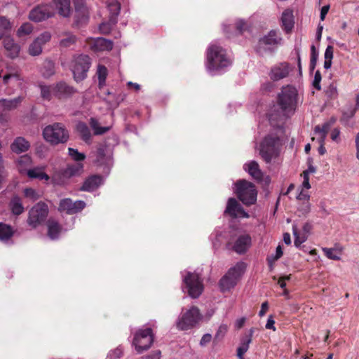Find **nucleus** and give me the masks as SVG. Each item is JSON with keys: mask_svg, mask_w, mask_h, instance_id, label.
Here are the masks:
<instances>
[{"mask_svg": "<svg viewBox=\"0 0 359 359\" xmlns=\"http://www.w3.org/2000/svg\"><path fill=\"white\" fill-rule=\"evenodd\" d=\"M206 68L210 72H220L231 65L226 50L216 43H211L206 53Z\"/></svg>", "mask_w": 359, "mask_h": 359, "instance_id": "obj_1", "label": "nucleus"}, {"mask_svg": "<svg viewBox=\"0 0 359 359\" xmlns=\"http://www.w3.org/2000/svg\"><path fill=\"white\" fill-rule=\"evenodd\" d=\"M96 163L99 172L88 176L86 180H104L107 177L113 166V158L106 145L100 144L96 151Z\"/></svg>", "mask_w": 359, "mask_h": 359, "instance_id": "obj_2", "label": "nucleus"}, {"mask_svg": "<svg viewBox=\"0 0 359 359\" xmlns=\"http://www.w3.org/2000/svg\"><path fill=\"white\" fill-rule=\"evenodd\" d=\"M298 92L295 87L287 85L283 86L278 94L277 103L284 116L294 114L297 103Z\"/></svg>", "mask_w": 359, "mask_h": 359, "instance_id": "obj_3", "label": "nucleus"}, {"mask_svg": "<svg viewBox=\"0 0 359 359\" xmlns=\"http://www.w3.org/2000/svg\"><path fill=\"white\" fill-rule=\"evenodd\" d=\"M281 145L280 136L276 133H269L260 142L259 154L266 163H269L278 156Z\"/></svg>", "mask_w": 359, "mask_h": 359, "instance_id": "obj_4", "label": "nucleus"}, {"mask_svg": "<svg viewBox=\"0 0 359 359\" xmlns=\"http://www.w3.org/2000/svg\"><path fill=\"white\" fill-rule=\"evenodd\" d=\"M181 274L182 291L193 299L198 298L203 291V279L200 275L196 272L186 271H182Z\"/></svg>", "mask_w": 359, "mask_h": 359, "instance_id": "obj_5", "label": "nucleus"}, {"mask_svg": "<svg viewBox=\"0 0 359 359\" xmlns=\"http://www.w3.org/2000/svg\"><path fill=\"white\" fill-rule=\"evenodd\" d=\"M245 269L246 264L243 262H239L231 267L219 281L220 290L225 292L234 288Z\"/></svg>", "mask_w": 359, "mask_h": 359, "instance_id": "obj_6", "label": "nucleus"}, {"mask_svg": "<svg viewBox=\"0 0 359 359\" xmlns=\"http://www.w3.org/2000/svg\"><path fill=\"white\" fill-rule=\"evenodd\" d=\"M43 135L53 145L66 143L69 138V131L61 123L47 126L43 130Z\"/></svg>", "mask_w": 359, "mask_h": 359, "instance_id": "obj_7", "label": "nucleus"}, {"mask_svg": "<svg viewBox=\"0 0 359 359\" xmlns=\"http://www.w3.org/2000/svg\"><path fill=\"white\" fill-rule=\"evenodd\" d=\"M235 193L238 198L246 206L254 205L257 202V191L250 181H237L234 183Z\"/></svg>", "mask_w": 359, "mask_h": 359, "instance_id": "obj_8", "label": "nucleus"}, {"mask_svg": "<svg viewBox=\"0 0 359 359\" xmlns=\"http://www.w3.org/2000/svg\"><path fill=\"white\" fill-rule=\"evenodd\" d=\"M154 339V336L151 328L139 329L135 333L133 344L135 346L137 352L142 353L151 347Z\"/></svg>", "mask_w": 359, "mask_h": 359, "instance_id": "obj_9", "label": "nucleus"}, {"mask_svg": "<svg viewBox=\"0 0 359 359\" xmlns=\"http://www.w3.org/2000/svg\"><path fill=\"white\" fill-rule=\"evenodd\" d=\"M90 64V58L87 55H79L74 57L72 72L76 82H80L86 78Z\"/></svg>", "mask_w": 359, "mask_h": 359, "instance_id": "obj_10", "label": "nucleus"}, {"mask_svg": "<svg viewBox=\"0 0 359 359\" xmlns=\"http://www.w3.org/2000/svg\"><path fill=\"white\" fill-rule=\"evenodd\" d=\"M282 38L278 36L275 30H271L268 34L260 38L255 50L259 55H264L268 52L271 53L273 50V46L280 43Z\"/></svg>", "mask_w": 359, "mask_h": 359, "instance_id": "obj_11", "label": "nucleus"}, {"mask_svg": "<svg viewBox=\"0 0 359 359\" xmlns=\"http://www.w3.org/2000/svg\"><path fill=\"white\" fill-rule=\"evenodd\" d=\"M201 319L199 309L192 306L178 319L177 327L181 330H187L194 327Z\"/></svg>", "mask_w": 359, "mask_h": 359, "instance_id": "obj_12", "label": "nucleus"}, {"mask_svg": "<svg viewBox=\"0 0 359 359\" xmlns=\"http://www.w3.org/2000/svg\"><path fill=\"white\" fill-rule=\"evenodd\" d=\"M48 214V205L43 202H39L29 210L27 223L29 225L36 227L46 221Z\"/></svg>", "mask_w": 359, "mask_h": 359, "instance_id": "obj_13", "label": "nucleus"}, {"mask_svg": "<svg viewBox=\"0 0 359 359\" xmlns=\"http://www.w3.org/2000/svg\"><path fill=\"white\" fill-rule=\"evenodd\" d=\"M73 3L75 9L74 24L77 27L86 25L89 20L90 12L85 0H73Z\"/></svg>", "mask_w": 359, "mask_h": 359, "instance_id": "obj_14", "label": "nucleus"}, {"mask_svg": "<svg viewBox=\"0 0 359 359\" xmlns=\"http://www.w3.org/2000/svg\"><path fill=\"white\" fill-rule=\"evenodd\" d=\"M224 215L232 219L250 217L248 212L244 210L241 204L235 198L228 199Z\"/></svg>", "mask_w": 359, "mask_h": 359, "instance_id": "obj_15", "label": "nucleus"}, {"mask_svg": "<svg viewBox=\"0 0 359 359\" xmlns=\"http://www.w3.org/2000/svg\"><path fill=\"white\" fill-rule=\"evenodd\" d=\"M55 14V8L52 5H39L34 8L29 14V18L34 22L46 20Z\"/></svg>", "mask_w": 359, "mask_h": 359, "instance_id": "obj_16", "label": "nucleus"}, {"mask_svg": "<svg viewBox=\"0 0 359 359\" xmlns=\"http://www.w3.org/2000/svg\"><path fill=\"white\" fill-rule=\"evenodd\" d=\"M86 207V203L81 200L73 201L69 198L60 200L58 210L67 215H74L82 211Z\"/></svg>", "mask_w": 359, "mask_h": 359, "instance_id": "obj_17", "label": "nucleus"}, {"mask_svg": "<svg viewBox=\"0 0 359 359\" xmlns=\"http://www.w3.org/2000/svg\"><path fill=\"white\" fill-rule=\"evenodd\" d=\"M51 35L48 32H44L41 34L35 40L30 44L28 53L32 56L39 55L42 52V46L50 41Z\"/></svg>", "mask_w": 359, "mask_h": 359, "instance_id": "obj_18", "label": "nucleus"}, {"mask_svg": "<svg viewBox=\"0 0 359 359\" xmlns=\"http://www.w3.org/2000/svg\"><path fill=\"white\" fill-rule=\"evenodd\" d=\"M76 93V89L64 81L56 83L53 87V95L59 99H66Z\"/></svg>", "mask_w": 359, "mask_h": 359, "instance_id": "obj_19", "label": "nucleus"}, {"mask_svg": "<svg viewBox=\"0 0 359 359\" xmlns=\"http://www.w3.org/2000/svg\"><path fill=\"white\" fill-rule=\"evenodd\" d=\"M291 70L289 63H279L271 68L270 78L275 81H279L287 77Z\"/></svg>", "mask_w": 359, "mask_h": 359, "instance_id": "obj_20", "label": "nucleus"}, {"mask_svg": "<svg viewBox=\"0 0 359 359\" xmlns=\"http://www.w3.org/2000/svg\"><path fill=\"white\" fill-rule=\"evenodd\" d=\"M83 166L81 163L69 164L65 168H62L59 170L60 177L62 178H71L79 177L83 172Z\"/></svg>", "mask_w": 359, "mask_h": 359, "instance_id": "obj_21", "label": "nucleus"}, {"mask_svg": "<svg viewBox=\"0 0 359 359\" xmlns=\"http://www.w3.org/2000/svg\"><path fill=\"white\" fill-rule=\"evenodd\" d=\"M252 243L249 234H243L238 237L233 246V250L238 254L242 255L246 252Z\"/></svg>", "mask_w": 359, "mask_h": 359, "instance_id": "obj_22", "label": "nucleus"}, {"mask_svg": "<svg viewBox=\"0 0 359 359\" xmlns=\"http://www.w3.org/2000/svg\"><path fill=\"white\" fill-rule=\"evenodd\" d=\"M4 46L8 51L9 57L14 58L18 56L20 53V47L14 42L13 39L10 36H6L3 41Z\"/></svg>", "mask_w": 359, "mask_h": 359, "instance_id": "obj_23", "label": "nucleus"}, {"mask_svg": "<svg viewBox=\"0 0 359 359\" xmlns=\"http://www.w3.org/2000/svg\"><path fill=\"white\" fill-rule=\"evenodd\" d=\"M48 236L51 240H56L59 238L62 231L61 225L55 219H49L47 221Z\"/></svg>", "mask_w": 359, "mask_h": 359, "instance_id": "obj_24", "label": "nucleus"}, {"mask_svg": "<svg viewBox=\"0 0 359 359\" xmlns=\"http://www.w3.org/2000/svg\"><path fill=\"white\" fill-rule=\"evenodd\" d=\"M282 27L283 29L289 33L294 27V16L292 10L286 9L283 12L281 16Z\"/></svg>", "mask_w": 359, "mask_h": 359, "instance_id": "obj_25", "label": "nucleus"}, {"mask_svg": "<svg viewBox=\"0 0 359 359\" xmlns=\"http://www.w3.org/2000/svg\"><path fill=\"white\" fill-rule=\"evenodd\" d=\"M254 328H251L249 330L248 334H245L241 339V344L237 348V356H243L248 350L249 345L252 342V335L254 334Z\"/></svg>", "mask_w": 359, "mask_h": 359, "instance_id": "obj_26", "label": "nucleus"}, {"mask_svg": "<svg viewBox=\"0 0 359 359\" xmlns=\"http://www.w3.org/2000/svg\"><path fill=\"white\" fill-rule=\"evenodd\" d=\"M59 15L67 18L71 13L70 0H53Z\"/></svg>", "mask_w": 359, "mask_h": 359, "instance_id": "obj_27", "label": "nucleus"}, {"mask_svg": "<svg viewBox=\"0 0 359 359\" xmlns=\"http://www.w3.org/2000/svg\"><path fill=\"white\" fill-rule=\"evenodd\" d=\"M77 132L79 133L80 137L83 141L86 144L91 143V133L87 124L84 122L79 121L76 126Z\"/></svg>", "mask_w": 359, "mask_h": 359, "instance_id": "obj_28", "label": "nucleus"}, {"mask_svg": "<svg viewBox=\"0 0 359 359\" xmlns=\"http://www.w3.org/2000/svg\"><path fill=\"white\" fill-rule=\"evenodd\" d=\"M243 168L254 178V180H262L261 179V170L259 169V164L252 161L248 163L244 164Z\"/></svg>", "mask_w": 359, "mask_h": 359, "instance_id": "obj_29", "label": "nucleus"}, {"mask_svg": "<svg viewBox=\"0 0 359 359\" xmlns=\"http://www.w3.org/2000/svg\"><path fill=\"white\" fill-rule=\"evenodd\" d=\"M15 230V229L7 224L0 222V241L3 242L10 240Z\"/></svg>", "mask_w": 359, "mask_h": 359, "instance_id": "obj_30", "label": "nucleus"}, {"mask_svg": "<svg viewBox=\"0 0 359 359\" xmlns=\"http://www.w3.org/2000/svg\"><path fill=\"white\" fill-rule=\"evenodd\" d=\"M27 175L31 179L50 180L49 176L44 172L43 167H35L29 169Z\"/></svg>", "mask_w": 359, "mask_h": 359, "instance_id": "obj_31", "label": "nucleus"}, {"mask_svg": "<svg viewBox=\"0 0 359 359\" xmlns=\"http://www.w3.org/2000/svg\"><path fill=\"white\" fill-rule=\"evenodd\" d=\"M109 11V23L115 25L117 22V17L120 13L121 5L117 1L111 2L108 6Z\"/></svg>", "mask_w": 359, "mask_h": 359, "instance_id": "obj_32", "label": "nucleus"}, {"mask_svg": "<svg viewBox=\"0 0 359 359\" xmlns=\"http://www.w3.org/2000/svg\"><path fill=\"white\" fill-rule=\"evenodd\" d=\"M42 76L44 78H50L55 73L54 62L50 60H46L41 69Z\"/></svg>", "mask_w": 359, "mask_h": 359, "instance_id": "obj_33", "label": "nucleus"}, {"mask_svg": "<svg viewBox=\"0 0 359 359\" xmlns=\"http://www.w3.org/2000/svg\"><path fill=\"white\" fill-rule=\"evenodd\" d=\"M89 124L91 128L93 130L95 135H103L111 129L110 126H100L98 121L93 117L90 118Z\"/></svg>", "mask_w": 359, "mask_h": 359, "instance_id": "obj_34", "label": "nucleus"}, {"mask_svg": "<svg viewBox=\"0 0 359 359\" xmlns=\"http://www.w3.org/2000/svg\"><path fill=\"white\" fill-rule=\"evenodd\" d=\"M332 123L325 122L322 126L317 125L314 128V133L319 135L320 141L325 142Z\"/></svg>", "mask_w": 359, "mask_h": 359, "instance_id": "obj_35", "label": "nucleus"}, {"mask_svg": "<svg viewBox=\"0 0 359 359\" xmlns=\"http://www.w3.org/2000/svg\"><path fill=\"white\" fill-rule=\"evenodd\" d=\"M9 206L13 215H19L22 212V201L18 196H14L11 200Z\"/></svg>", "mask_w": 359, "mask_h": 359, "instance_id": "obj_36", "label": "nucleus"}, {"mask_svg": "<svg viewBox=\"0 0 359 359\" xmlns=\"http://www.w3.org/2000/svg\"><path fill=\"white\" fill-rule=\"evenodd\" d=\"M107 69L104 65H98L97 70V75L98 78V86L101 88L105 85L106 79L107 76Z\"/></svg>", "mask_w": 359, "mask_h": 359, "instance_id": "obj_37", "label": "nucleus"}, {"mask_svg": "<svg viewBox=\"0 0 359 359\" xmlns=\"http://www.w3.org/2000/svg\"><path fill=\"white\" fill-rule=\"evenodd\" d=\"M103 181H84L81 190L83 191H93L96 190L103 183Z\"/></svg>", "mask_w": 359, "mask_h": 359, "instance_id": "obj_38", "label": "nucleus"}, {"mask_svg": "<svg viewBox=\"0 0 359 359\" xmlns=\"http://www.w3.org/2000/svg\"><path fill=\"white\" fill-rule=\"evenodd\" d=\"M11 29V25L5 17H0V39Z\"/></svg>", "mask_w": 359, "mask_h": 359, "instance_id": "obj_39", "label": "nucleus"}, {"mask_svg": "<svg viewBox=\"0 0 359 359\" xmlns=\"http://www.w3.org/2000/svg\"><path fill=\"white\" fill-rule=\"evenodd\" d=\"M326 257L332 260H339L341 251L336 248H325L323 249Z\"/></svg>", "mask_w": 359, "mask_h": 359, "instance_id": "obj_40", "label": "nucleus"}, {"mask_svg": "<svg viewBox=\"0 0 359 359\" xmlns=\"http://www.w3.org/2000/svg\"><path fill=\"white\" fill-rule=\"evenodd\" d=\"M42 196V192L36 191V190L31 188L24 189V198H29L34 201L39 199Z\"/></svg>", "mask_w": 359, "mask_h": 359, "instance_id": "obj_41", "label": "nucleus"}, {"mask_svg": "<svg viewBox=\"0 0 359 359\" xmlns=\"http://www.w3.org/2000/svg\"><path fill=\"white\" fill-rule=\"evenodd\" d=\"M68 154L69 156L77 163H80V161L86 158V155L83 153L79 152L76 149L69 147L68 149Z\"/></svg>", "mask_w": 359, "mask_h": 359, "instance_id": "obj_42", "label": "nucleus"}, {"mask_svg": "<svg viewBox=\"0 0 359 359\" xmlns=\"http://www.w3.org/2000/svg\"><path fill=\"white\" fill-rule=\"evenodd\" d=\"M11 149L13 153L20 154L22 152V137H18L11 145Z\"/></svg>", "mask_w": 359, "mask_h": 359, "instance_id": "obj_43", "label": "nucleus"}, {"mask_svg": "<svg viewBox=\"0 0 359 359\" xmlns=\"http://www.w3.org/2000/svg\"><path fill=\"white\" fill-rule=\"evenodd\" d=\"M357 107H350L346 111H343L341 122L346 123L355 114Z\"/></svg>", "mask_w": 359, "mask_h": 359, "instance_id": "obj_44", "label": "nucleus"}, {"mask_svg": "<svg viewBox=\"0 0 359 359\" xmlns=\"http://www.w3.org/2000/svg\"><path fill=\"white\" fill-rule=\"evenodd\" d=\"M292 231H293V235L294 236V244L296 248H299L301 244L306 241L307 237L306 236L300 237L299 236V233L297 232V229L296 226H294V225L292 226Z\"/></svg>", "mask_w": 359, "mask_h": 359, "instance_id": "obj_45", "label": "nucleus"}, {"mask_svg": "<svg viewBox=\"0 0 359 359\" xmlns=\"http://www.w3.org/2000/svg\"><path fill=\"white\" fill-rule=\"evenodd\" d=\"M20 104V102L18 100H4L2 101V106L4 108V109L11 110L13 109L16 108Z\"/></svg>", "mask_w": 359, "mask_h": 359, "instance_id": "obj_46", "label": "nucleus"}, {"mask_svg": "<svg viewBox=\"0 0 359 359\" xmlns=\"http://www.w3.org/2000/svg\"><path fill=\"white\" fill-rule=\"evenodd\" d=\"M40 89L41 97L45 100H50L53 94V89L50 90V87L48 86H40Z\"/></svg>", "mask_w": 359, "mask_h": 359, "instance_id": "obj_47", "label": "nucleus"}, {"mask_svg": "<svg viewBox=\"0 0 359 359\" xmlns=\"http://www.w3.org/2000/svg\"><path fill=\"white\" fill-rule=\"evenodd\" d=\"M97 43L100 46L101 50H111L113 48L112 41L108 39L101 38L97 41Z\"/></svg>", "mask_w": 359, "mask_h": 359, "instance_id": "obj_48", "label": "nucleus"}, {"mask_svg": "<svg viewBox=\"0 0 359 359\" xmlns=\"http://www.w3.org/2000/svg\"><path fill=\"white\" fill-rule=\"evenodd\" d=\"M123 354V349L118 346L113 351H111L106 359H118Z\"/></svg>", "mask_w": 359, "mask_h": 359, "instance_id": "obj_49", "label": "nucleus"}, {"mask_svg": "<svg viewBox=\"0 0 359 359\" xmlns=\"http://www.w3.org/2000/svg\"><path fill=\"white\" fill-rule=\"evenodd\" d=\"M337 86L333 83L330 84L325 91V95L330 99L336 98L337 96Z\"/></svg>", "mask_w": 359, "mask_h": 359, "instance_id": "obj_50", "label": "nucleus"}, {"mask_svg": "<svg viewBox=\"0 0 359 359\" xmlns=\"http://www.w3.org/2000/svg\"><path fill=\"white\" fill-rule=\"evenodd\" d=\"M322 79V76L319 70H317L314 75V79L312 82V86L314 88L318 90H321L320 81Z\"/></svg>", "mask_w": 359, "mask_h": 359, "instance_id": "obj_51", "label": "nucleus"}, {"mask_svg": "<svg viewBox=\"0 0 359 359\" xmlns=\"http://www.w3.org/2000/svg\"><path fill=\"white\" fill-rule=\"evenodd\" d=\"M76 41L75 36L71 35L67 38H65L60 41V45L63 47H69L74 44Z\"/></svg>", "mask_w": 359, "mask_h": 359, "instance_id": "obj_52", "label": "nucleus"}, {"mask_svg": "<svg viewBox=\"0 0 359 359\" xmlns=\"http://www.w3.org/2000/svg\"><path fill=\"white\" fill-rule=\"evenodd\" d=\"M333 50H334V48L332 46H327L326 49H325V54H324V57H325V60H332V58H333Z\"/></svg>", "mask_w": 359, "mask_h": 359, "instance_id": "obj_53", "label": "nucleus"}, {"mask_svg": "<svg viewBox=\"0 0 359 359\" xmlns=\"http://www.w3.org/2000/svg\"><path fill=\"white\" fill-rule=\"evenodd\" d=\"M275 320H273V318L272 316H269L266 322V324L265 325L266 329L269 330H273V331L276 330V327L274 326Z\"/></svg>", "mask_w": 359, "mask_h": 359, "instance_id": "obj_54", "label": "nucleus"}, {"mask_svg": "<svg viewBox=\"0 0 359 359\" xmlns=\"http://www.w3.org/2000/svg\"><path fill=\"white\" fill-rule=\"evenodd\" d=\"M211 339L212 335L210 334H205L200 341V345L204 346L207 344H208L211 341Z\"/></svg>", "mask_w": 359, "mask_h": 359, "instance_id": "obj_55", "label": "nucleus"}, {"mask_svg": "<svg viewBox=\"0 0 359 359\" xmlns=\"http://www.w3.org/2000/svg\"><path fill=\"white\" fill-rule=\"evenodd\" d=\"M245 22L243 20H239L236 23V28L240 34H242L245 29Z\"/></svg>", "mask_w": 359, "mask_h": 359, "instance_id": "obj_56", "label": "nucleus"}, {"mask_svg": "<svg viewBox=\"0 0 359 359\" xmlns=\"http://www.w3.org/2000/svg\"><path fill=\"white\" fill-rule=\"evenodd\" d=\"M227 331V326L225 325H222L219 327L218 330L216 334V337H223L224 334Z\"/></svg>", "mask_w": 359, "mask_h": 359, "instance_id": "obj_57", "label": "nucleus"}, {"mask_svg": "<svg viewBox=\"0 0 359 359\" xmlns=\"http://www.w3.org/2000/svg\"><path fill=\"white\" fill-rule=\"evenodd\" d=\"M318 51L317 50V49L314 45H311V58L310 59L318 60Z\"/></svg>", "mask_w": 359, "mask_h": 359, "instance_id": "obj_58", "label": "nucleus"}, {"mask_svg": "<svg viewBox=\"0 0 359 359\" xmlns=\"http://www.w3.org/2000/svg\"><path fill=\"white\" fill-rule=\"evenodd\" d=\"M310 198V196L308 194L306 191L302 189L299 194L297 195V198L298 200H306L308 201Z\"/></svg>", "mask_w": 359, "mask_h": 359, "instance_id": "obj_59", "label": "nucleus"}, {"mask_svg": "<svg viewBox=\"0 0 359 359\" xmlns=\"http://www.w3.org/2000/svg\"><path fill=\"white\" fill-rule=\"evenodd\" d=\"M269 309V304L267 302H264L262 304V306H261V309L259 312V316L260 317H262L265 315L266 311L268 310Z\"/></svg>", "mask_w": 359, "mask_h": 359, "instance_id": "obj_60", "label": "nucleus"}, {"mask_svg": "<svg viewBox=\"0 0 359 359\" xmlns=\"http://www.w3.org/2000/svg\"><path fill=\"white\" fill-rule=\"evenodd\" d=\"M329 9H330V6L329 5H326V6H324L322 7L321 11H320V18L321 20H325V16H326L327 13L329 11Z\"/></svg>", "mask_w": 359, "mask_h": 359, "instance_id": "obj_61", "label": "nucleus"}, {"mask_svg": "<svg viewBox=\"0 0 359 359\" xmlns=\"http://www.w3.org/2000/svg\"><path fill=\"white\" fill-rule=\"evenodd\" d=\"M32 25L29 22H24V35L29 34L32 32Z\"/></svg>", "mask_w": 359, "mask_h": 359, "instance_id": "obj_62", "label": "nucleus"}, {"mask_svg": "<svg viewBox=\"0 0 359 359\" xmlns=\"http://www.w3.org/2000/svg\"><path fill=\"white\" fill-rule=\"evenodd\" d=\"M340 135V130L338 128H334L331 133V139L337 141Z\"/></svg>", "mask_w": 359, "mask_h": 359, "instance_id": "obj_63", "label": "nucleus"}, {"mask_svg": "<svg viewBox=\"0 0 359 359\" xmlns=\"http://www.w3.org/2000/svg\"><path fill=\"white\" fill-rule=\"evenodd\" d=\"M145 359H161V351H157L154 354L147 356Z\"/></svg>", "mask_w": 359, "mask_h": 359, "instance_id": "obj_64", "label": "nucleus"}]
</instances>
